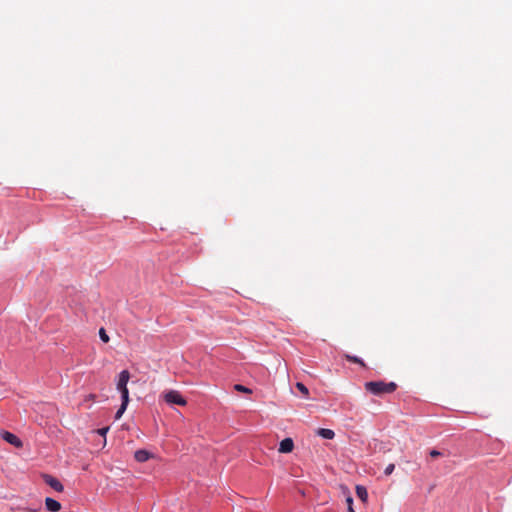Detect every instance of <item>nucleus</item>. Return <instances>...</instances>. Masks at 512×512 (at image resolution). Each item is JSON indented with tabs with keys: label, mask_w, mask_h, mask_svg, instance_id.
Instances as JSON below:
<instances>
[{
	"label": "nucleus",
	"mask_w": 512,
	"mask_h": 512,
	"mask_svg": "<svg viewBox=\"0 0 512 512\" xmlns=\"http://www.w3.org/2000/svg\"><path fill=\"white\" fill-rule=\"evenodd\" d=\"M364 387L371 394L381 396L393 393L397 389V384L394 382L370 381L366 382Z\"/></svg>",
	"instance_id": "nucleus-1"
},
{
	"label": "nucleus",
	"mask_w": 512,
	"mask_h": 512,
	"mask_svg": "<svg viewBox=\"0 0 512 512\" xmlns=\"http://www.w3.org/2000/svg\"><path fill=\"white\" fill-rule=\"evenodd\" d=\"M163 398L168 404H176L179 406H185L187 404L185 398L176 390L167 391L164 393Z\"/></svg>",
	"instance_id": "nucleus-2"
},
{
	"label": "nucleus",
	"mask_w": 512,
	"mask_h": 512,
	"mask_svg": "<svg viewBox=\"0 0 512 512\" xmlns=\"http://www.w3.org/2000/svg\"><path fill=\"white\" fill-rule=\"evenodd\" d=\"M0 437L16 448H21L23 446L22 441L11 432L0 430Z\"/></svg>",
	"instance_id": "nucleus-3"
},
{
	"label": "nucleus",
	"mask_w": 512,
	"mask_h": 512,
	"mask_svg": "<svg viewBox=\"0 0 512 512\" xmlns=\"http://www.w3.org/2000/svg\"><path fill=\"white\" fill-rule=\"evenodd\" d=\"M43 479H44L45 483L47 485H49L51 488H53L55 491L62 492L64 490V486L55 477L45 474V475H43Z\"/></svg>",
	"instance_id": "nucleus-4"
},
{
	"label": "nucleus",
	"mask_w": 512,
	"mask_h": 512,
	"mask_svg": "<svg viewBox=\"0 0 512 512\" xmlns=\"http://www.w3.org/2000/svg\"><path fill=\"white\" fill-rule=\"evenodd\" d=\"M41 502H38L36 504H31L28 506L24 505H17L15 507H12V511L14 512H39L41 511Z\"/></svg>",
	"instance_id": "nucleus-5"
},
{
	"label": "nucleus",
	"mask_w": 512,
	"mask_h": 512,
	"mask_svg": "<svg viewBox=\"0 0 512 512\" xmlns=\"http://www.w3.org/2000/svg\"><path fill=\"white\" fill-rule=\"evenodd\" d=\"M294 442L291 438H285L280 442L278 451L280 453H290L293 451Z\"/></svg>",
	"instance_id": "nucleus-6"
},
{
	"label": "nucleus",
	"mask_w": 512,
	"mask_h": 512,
	"mask_svg": "<svg viewBox=\"0 0 512 512\" xmlns=\"http://www.w3.org/2000/svg\"><path fill=\"white\" fill-rule=\"evenodd\" d=\"M130 379V373L128 370H123L120 372L117 382V390L121 388H127V383Z\"/></svg>",
	"instance_id": "nucleus-7"
},
{
	"label": "nucleus",
	"mask_w": 512,
	"mask_h": 512,
	"mask_svg": "<svg viewBox=\"0 0 512 512\" xmlns=\"http://www.w3.org/2000/svg\"><path fill=\"white\" fill-rule=\"evenodd\" d=\"M45 506H46V509L50 512H58L61 510V507H62L60 502H58L57 500L52 499L50 497H47L45 499Z\"/></svg>",
	"instance_id": "nucleus-8"
},
{
	"label": "nucleus",
	"mask_w": 512,
	"mask_h": 512,
	"mask_svg": "<svg viewBox=\"0 0 512 512\" xmlns=\"http://www.w3.org/2000/svg\"><path fill=\"white\" fill-rule=\"evenodd\" d=\"M134 457L138 462H145L151 457V454L147 450L140 449L135 452Z\"/></svg>",
	"instance_id": "nucleus-9"
},
{
	"label": "nucleus",
	"mask_w": 512,
	"mask_h": 512,
	"mask_svg": "<svg viewBox=\"0 0 512 512\" xmlns=\"http://www.w3.org/2000/svg\"><path fill=\"white\" fill-rule=\"evenodd\" d=\"M316 433L324 439H333L335 436L334 431L327 428H319Z\"/></svg>",
	"instance_id": "nucleus-10"
},
{
	"label": "nucleus",
	"mask_w": 512,
	"mask_h": 512,
	"mask_svg": "<svg viewBox=\"0 0 512 512\" xmlns=\"http://www.w3.org/2000/svg\"><path fill=\"white\" fill-rule=\"evenodd\" d=\"M356 495L363 502H366L368 499V492L364 486H356Z\"/></svg>",
	"instance_id": "nucleus-11"
},
{
	"label": "nucleus",
	"mask_w": 512,
	"mask_h": 512,
	"mask_svg": "<svg viewBox=\"0 0 512 512\" xmlns=\"http://www.w3.org/2000/svg\"><path fill=\"white\" fill-rule=\"evenodd\" d=\"M345 358L349 362H352V363H355V364H359L362 367H366V364L364 363V361L361 358L357 357V356H352V355L346 354Z\"/></svg>",
	"instance_id": "nucleus-12"
},
{
	"label": "nucleus",
	"mask_w": 512,
	"mask_h": 512,
	"mask_svg": "<svg viewBox=\"0 0 512 512\" xmlns=\"http://www.w3.org/2000/svg\"><path fill=\"white\" fill-rule=\"evenodd\" d=\"M296 388L301 392L305 397L309 396L308 388L301 382L296 383Z\"/></svg>",
	"instance_id": "nucleus-13"
},
{
	"label": "nucleus",
	"mask_w": 512,
	"mask_h": 512,
	"mask_svg": "<svg viewBox=\"0 0 512 512\" xmlns=\"http://www.w3.org/2000/svg\"><path fill=\"white\" fill-rule=\"evenodd\" d=\"M108 431H109V427H103V428L97 429L95 431L97 434H99L100 436H102L104 438L103 446L106 445V434H107Z\"/></svg>",
	"instance_id": "nucleus-14"
},
{
	"label": "nucleus",
	"mask_w": 512,
	"mask_h": 512,
	"mask_svg": "<svg viewBox=\"0 0 512 512\" xmlns=\"http://www.w3.org/2000/svg\"><path fill=\"white\" fill-rule=\"evenodd\" d=\"M127 405H128V402H122L121 403V406L119 407L118 411L116 412V415H115V418L116 419H119L123 413L125 412L126 408H127Z\"/></svg>",
	"instance_id": "nucleus-15"
},
{
	"label": "nucleus",
	"mask_w": 512,
	"mask_h": 512,
	"mask_svg": "<svg viewBox=\"0 0 512 512\" xmlns=\"http://www.w3.org/2000/svg\"><path fill=\"white\" fill-rule=\"evenodd\" d=\"M118 391L121 393L122 402H129L128 388H121Z\"/></svg>",
	"instance_id": "nucleus-16"
},
{
	"label": "nucleus",
	"mask_w": 512,
	"mask_h": 512,
	"mask_svg": "<svg viewBox=\"0 0 512 512\" xmlns=\"http://www.w3.org/2000/svg\"><path fill=\"white\" fill-rule=\"evenodd\" d=\"M99 337H100V339H101L104 343L109 342V336H108V334L106 333V330H105L104 328H100V330H99Z\"/></svg>",
	"instance_id": "nucleus-17"
},
{
	"label": "nucleus",
	"mask_w": 512,
	"mask_h": 512,
	"mask_svg": "<svg viewBox=\"0 0 512 512\" xmlns=\"http://www.w3.org/2000/svg\"><path fill=\"white\" fill-rule=\"evenodd\" d=\"M234 389H235L236 391L243 392V393H251V392H252V391H251V389H249L248 387L243 386V385H241V384H236V385L234 386Z\"/></svg>",
	"instance_id": "nucleus-18"
},
{
	"label": "nucleus",
	"mask_w": 512,
	"mask_h": 512,
	"mask_svg": "<svg viewBox=\"0 0 512 512\" xmlns=\"http://www.w3.org/2000/svg\"><path fill=\"white\" fill-rule=\"evenodd\" d=\"M394 469H395V465H394V464H392V463H391V464H389V465L385 468V470H384L385 475H387V476L391 475V474L393 473Z\"/></svg>",
	"instance_id": "nucleus-19"
},
{
	"label": "nucleus",
	"mask_w": 512,
	"mask_h": 512,
	"mask_svg": "<svg viewBox=\"0 0 512 512\" xmlns=\"http://www.w3.org/2000/svg\"><path fill=\"white\" fill-rule=\"evenodd\" d=\"M441 455H442V453L440 451H438V450H431L430 451V456L433 457V458L439 457Z\"/></svg>",
	"instance_id": "nucleus-20"
},
{
	"label": "nucleus",
	"mask_w": 512,
	"mask_h": 512,
	"mask_svg": "<svg viewBox=\"0 0 512 512\" xmlns=\"http://www.w3.org/2000/svg\"><path fill=\"white\" fill-rule=\"evenodd\" d=\"M347 508L353 507V498L351 496H348L346 498Z\"/></svg>",
	"instance_id": "nucleus-21"
},
{
	"label": "nucleus",
	"mask_w": 512,
	"mask_h": 512,
	"mask_svg": "<svg viewBox=\"0 0 512 512\" xmlns=\"http://www.w3.org/2000/svg\"><path fill=\"white\" fill-rule=\"evenodd\" d=\"M349 512H355L354 508H353V507H350V508H349Z\"/></svg>",
	"instance_id": "nucleus-22"
},
{
	"label": "nucleus",
	"mask_w": 512,
	"mask_h": 512,
	"mask_svg": "<svg viewBox=\"0 0 512 512\" xmlns=\"http://www.w3.org/2000/svg\"><path fill=\"white\" fill-rule=\"evenodd\" d=\"M326 512H331V511H326Z\"/></svg>",
	"instance_id": "nucleus-23"
}]
</instances>
